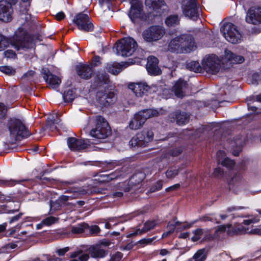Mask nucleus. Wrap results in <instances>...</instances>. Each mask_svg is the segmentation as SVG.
<instances>
[{"mask_svg":"<svg viewBox=\"0 0 261 261\" xmlns=\"http://www.w3.org/2000/svg\"><path fill=\"white\" fill-rule=\"evenodd\" d=\"M190 236V232H182L180 234L179 238L182 239H186Z\"/></svg>","mask_w":261,"mask_h":261,"instance_id":"obj_63","label":"nucleus"},{"mask_svg":"<svg viewBox=\"0 0 261 261\" xmlns=\"http://www.w3.org/2000/svg\"><path fill=\"white\" fill-rule=\"evenodd\" d=\"M137 47V42L131 37H126L116 43L115 48L117 55L128 57L131 56Z\"/></svg>","mask_w":261,"mask_h":261,"instance_id":"obj_4","label":"nucleus"},{"mask_svg":"<svg viewBox=\"0 0 261 261\" xmlns=\"http://www.w3.org/2000/svg\"><path fill=\"white\" fill-rule=\"evenodd\" d=\"M153 132L151 130L143 131L138 133L129 141L130 145L133 147L137 146L144 147L152 140Z\"/></svg>","mask_w":261,"mask_h":261,"instance_id":"obj_11","label":"nucleus"},{"mask_svg":"<svg viewBox=\"0 0 261 261\" xmlns=\"http://www.w3.org/2000/svg\"><path fill=\"white\" fill-rule=\"evenodd\" d=\"M165 33L166 30L163 26L154 25L145 29L142 33V36L146 42H152L161 39Z\"/></svg>","mask_w":261,"mask_h":261,"instance_id":"obj_9","label":"nucleus"},{"mask_svg":"<svg viewBox=\"0 0 261 261\" xmlns=\"http://www.w3.org/2000/svg\"><path fill=\"white\" fill-rule=\"evenodd\" d=\"M9 40L0 34V51L4 50L9 45Z\"/></svg>","mask_w":261,"mask_h":261,"instance_id":"obj_39","label":"nucleus"},{"mask_svg":"<svg viewBox=\"0 0 261 261\" xmlns=\"http://www.w3.org/2000/svg\"><path fill=\"white\" fill-rule=\"evenodd\" d=\"M96 97L98 102L105 107L109 106L115 100V94L112 92L99 91L97 93Z\"/></svg>","mask_w":261,"mask_h":261,"instance_id":"obj_17","label":"nucleus"},{"mask_svg":"<svg viewBox=\"0 0 261 261\" xmlns=\"http://www.w3.org/2000/svg\"><path fill=\"white\" fill-rule=\"evenodd\" d=\"M187 86L186 82L181 79L177 81L173 87V91L178 97H182L187 94Z\"/></svg>","mask_w":261,"mask_h":261,"instance_id":"obj_21","label":"nucleus"},{"mask_svg":"<svg viewBox=\"0 0 261 261\" xmlns=\"http://www.w3.org/2000/svg\"><path fill=\"white\" fill-rule=\"evenodd\" d=\"M50 206L51 209H54L55 210H56L60 208V203H54L53 202H51L50 203Z\"/></svg>","mask_w":261,"mask_h":261,"instance_id":"obj_59","label":"nucleus"},{"mask_svg":"<svg viewBox=\"0 0 261 261\" xmlns=\"http://www.w3.org/2000/svg\"><path fill=\"white\" fill-rule=\"evenodd\" d=\"M180 223L179 222H170L168 223L167 228L168 230L170 231V232L173 233L176 228V226H178Z\"/></svg>","mask_w":261,"mask_h":261,"instance_id":"obj_46","label":"nucleus"},{"mask_svg":"<svg viewBox=\"0 0 261 261\" xmlns=\"http://www.w3.org/2000/svg\"><path fill=\"white\" fill-rule=\"evenodd\" d=\"M221 164L227 168H231L234 165V162L233 160H231L228 158H225L221 163Z\"/></svg>","mask_w":261,"mask_h":261,"instance_id":"obj_42","label":"nucleus"},{"mask_svg":"<svg viewBox=\"0 0 261 261\" xmlns=\"http://www.w3.org/2000/svg\"><path fill=\"white\" fill-rule=\"evenodd\" d=\"M111 130L107 121L101 116L96 117V126L90 132V135L98 139H104L110 135Z\"/></svg>","mask_w":261,"mask_h":261,"instance_id":"obj_5","label":"nucleus"},{"mask_svg":"<svg viewBox=\"0 0 261 261\" xmlns=\"http://www.w3.org/2000/svg\"><path fill=\"white\" fill-rule=\"evenodd\" d=\"M156 225V223L154 221H149L146 222L144 225V227L142 229H137L135 232L130 234V236H136L142 233L145 232L150 229H153Z\"/></svg>","mask_w":261,"mask_h":261,"instance_id":"obj_28","label":"nucleus"},{"mask_svg":"<svg viewBox=\"0 0 261 261\" xmlns=\"http://www.w3.org/2000/svg\"><path fill=\"white\" fill-rule=\"evenodd\" d=\"M206 231L201 228H197L193 231V236L191 238V240L193 242H196L200 240L203 236Z\"/></svg>","mask_w":261,"mask_h":261,"instance_id":"obj_33","label":"nucleus"},{"mask_svg":"<svg viewBox=\"0 0 261 261\" xmlns=\"http://www.w3.org/2000/svg\"><path fill=\"white\" fill-rule=\"evenodd\" d=\"M153 241L152 239H144L140 241V243L141 244H148L151 243Z\"/></svg>","mask_w":261,"mask_h":261,"instance_id":"obj_58","label":"nucleus"},{"mask_svg":"<svg viewBox=\"0 0 261 261\" xmlns=\"http://www.w3.org/2000/svg\"><path fill=\"white\" fill-rule=\"evenodd\" d=\"M88 227V224L86 223L78 224L72 226L71 231L73 233L80 234L83 232Z\"/></svg>","mask_w":261,"mask_h":261,"instance_id":"obj_34","label":"nucleus"},{"mask_svg":"<svg viewBox=\"0 0 261 261\" xmlns=\"http://www.w3.org/2000/svg\"><path fill=\"white\" fill-rule=\"evenodd\" d=\"M170 90L165 88L163 90L162 97L164 98L167 99L170 97Z\"/></svg>","mask_w":261,"mask_h":261,"instance_id":"obj_55","label":"nucleus"},{"mask_svg":"<svg viewBox=\"0 0 261 261\" xmlns=\"http://www.w3.org/2000/svg\"><path fill=\"white\" fill-rule=\"evenodd\" d=\"M89 258V254H83L79 257L80 261H87Z\"/></svg>","mask_w":261,"mask_h":261,"instance_id":"obj_57","label":"nucleus"},{"mask_svg":"<svg viewBox=\"0 0 261 261\" xmlns=\"http://www.w3.org/2000/svg\"><path fill=\"white\" fill-rule=\"evenodd\" d=\"M97 84L101 86L102 84H107L109 82L108 75L105 73L99 74L97 75Z\"/></svg>","mask_w":261,"mask_h":261,"instance_id":"obj_38","label":"nucleus"},{"mask_svg":"<svg viewBox=\"0 0 261 261\" xmlns=\"http://www.w3.org/2000/svg\"><path fill=\"white\" fill-rule=\"evenodd\" d=\"M58 116V114L57 113L52 114L48 118V121L50 122L51 123H59L60 122V120L56 118H57Z\"/></svg>","mask_w":261,"mask_h":261,"instance_id":"obj_45","label":"nucleus"},{"mask_svg":"<svg viewBox=\"0 0 261 261\" xmlns=\"http://www.w3.org/2000/svg\"><path fill=\"white\" fill-rule=\"evenodd\" d=\"M220 31L228 42L231 43H239L241 41L242 34L233 24L230 22L225 23L221 27Z\"/></svg>","mask_w":261,"mask_h":261,"instance_id":"obj_6","label":"nucleus"},{"mask_svg":"<svg viewBox=\"0 0 261 261\" xmlns=\"http://www.w3.org/2000/svg\"><path fill=\"white\" fill-rule=\"evenodd\" d=\"M119 176V175L117 173H112L109 174H101L98 176V178L96 179L101 182H109L111 180L117 178Z\"/></svg>","mask_w":261,"mask_h":261,"instance_id":"obj_30","label":"nucleus"},{"mask_svg":"<svg viewBox=\"0 0 261 261\" xmlns=\"http://www.w3.org/2000/svg\"><path fill=\"white\" fill-rule=\"evenodd\" d=\"M208 254V250L202 248L197 250L192 257L194 261H205Z\"/></svg>","mask_w":261,"mask_h":261,"instance_id":"obj_27","label":"nucleus"},{"mask_svg":"<svg viewBox=\"0 0 261 261\" xmlns=\"http://www.w3.org/2000/svg\"><path fill=\"white\" fill-rule=\"evenodd\" d=\"M181 9L184 15L191 19L196 20L199 16L196 0H182Z\"/></svg>","mask_w":261,"mask_h":261,"instance_id":"obj_10","label":"nucleus"},{"mask_svg":"<svg viewBox=\"0 0 261 261\" xmlns=\"http://www.w3.org/2000/svg\"><path fill=\"white\" fill-rule=\"evenodd\" d=\"M0 71L6 74H13L15 73V70L10 66L0 67Z\"/></svg>","mask_w":261,"mask_h":261,"instance_id":"obj_40","label":"nucleus"},{"mask_svg":"<svg viewBox=\"0 0 261 261\" xmlns=\"http://www.w3.org/2000/svg\"><path fill=\"white\" fill-rule=\"evenodd\" d=\"M159 61L154 56H150L147 59L146 69L148 73L152 75H159L161 73V70L158 66Z\"/></svg>","mask_w":261,"mask_h":261,"instance_id":"obj_19","label":"nucleus"},{"mask_svg":"<svg viewBox=\"0 0 261 261\" xmlns=\"http://www.w3.org/2000/svg\"><path fill=\"white\" fill-rule=\"evenodd\" d=\"M4 54L7 58H15L16 57L15 53L12 50H7L5 51Z\"/></svg>","mask_w":261,"mask_h":261,"instance_id":"obj_49","label":"nucleus"},{"mask_svg":"<svg viewBox=\"0 0 261 261\" xmlns=\"http://www.w3.org/2000/svg\"><path fill=\"white\" fill-rule=\"evenodd\" d=\"M10 135L12 140L16 141L20 137H27L30 135L22 122L17 119H11L9 123Z\"/></svg>","mask_w":261,"mask_h":261,"instance_id":"obj_8","label":"nucleus"},{"mask_svg":"<svg viewBox=\"0 0 261 261\" xmlns=\"http://www.w3.org/2000/svg\"><path fill=\"white\" fill-rule=\"evenodd\" d=\"M145 4L146 6L152 8L154 11H158L166 6L164 0H146Z\"/></svg>","mask_w":261,"mask_h":261,"instance_id":"obj_26","label":"nucleus"},{"mask_svg":"<svg viewBox=\"0 0 261 261\" xmlns=\"http://www.w3.org/2000/svg\"><path fill=\"white\" fill-rule=\"evenodd\" d=\"M74 22L82 31L89 32L93 30V24L90 21L88 15L86 14L80 13L76 15Z\"/></svg>","mask_w":261,"mask_h":261,"instance_id":"obj_13","label":"nucleus"},{"mask_svg":"<svg viewBox=\"0 0 261 261\" xmlns=\"http://www.w3.org/2000/svg\"><path fill=\"white\" fill-rule=\"evenodd\" d=\"M11 45L17 50L29 48L32 46V38L22 27L16 31L11 41Z\"/></svg>","mask_w":261,"mask_h":261,"instance_id":"obj_3","label":"nucleus"},{"mask_svg":"<svg viewBox=\"0 0 261 261\" xmlns=\"http://www.w3.org/2000/svg\"><path fill=\"white\" fill-rule=\"evenodd\" d=\"M64 17L65 14L62 12H59L56 15V18L58 20H61L64 19Z\"/></svg>","mask_w":261,"mask_h":261,"instance_id":"obj_56","label":"nucleus"},{"mask_svg":"<svg viewBox=\"0 0 261 261\" xmlns=\"http://www.w3.org/2000/svg\"><path fill=\"white\" fill-rule=\"evenodd\" d=\"M228 184L232 188H242L246 184L245 180L243 179L242 174L240 172L234 173L228 180Z\"/></svg>","mask_w":261,"mask_h":261,"instance_id":"obj_20","label":"nucleus"},{"mask_svg":"<svg viewBox=\"0 0 261 261\" xmlns=\"http://www.w3.org/2000/svg\"><path fill=\"white\" fill-rule=\"evenodd\" d=\"M181 152V150L179 148L173 149L170 152V155L172 156H176L178 155Z\"/></svg>","mask_w":261,"mask_h":261,"instance_id":"obj_52","label":"nucleus"},{"mask_svg":"<svg viewBox=\"0 0 261 261\" xmlns=\"http://www.w3.org/2000/svg\"><path fill=\"white\" fill-rule=\"evenodd\" d=\"M201 221H212L215 222L216 223H219V222L216 220L215 218L212 215H208L204 216L200 219Z\"/></svg>","mask_w":261,"mask_h":261,"instance_id":"obj_44","label":"nucleus"},{"mask_svg":"<svg viewBox=\"0 0 261 261\" xmlns=\"http://www.w3.org/2000/svg\"><path fill=\"white\" fill-rule=\"evenodd\" d=\"M76 71L79 76L85 79H89L93 73L91 65H78L76 66Z\"/></svg>","mask_w":261,"mask_h":261,"instance_id":"obj_24","label":"nucleus"},{"mask_svg":"<svg viewBox=\"0 0 261 261\" xmlns=\"http://www.w3.org/2000/svg\"><path fill=\"white\" fill-rule=\"evenodd\" d=\"M180 187V185L179 184H175L173 186H172L169 188H168L167 189H166V191H168L169 190H175V189H177L178 188H179Z\"/></svg>","mask_w":261,"mask_h":261,"instance_id":"obj_62","label":"nucleus"},{"mask_svg":"<svg viewBox=\"0 0 261 261\" xmlns=\"http://www.w3.org/2000/svg\"><path fill=\"white\" fill-rule=\"evenodd\" d=\"M181 170L180 167H174L168 169L166 172V176L168 178H173L177 176L179 171Z\"/></svg>","mask_w":261,"mask_h":261,"instance_id":"obj_35","label":"nucleus"},{"mask_svg":"<svg viewBox=\"0 0 261 261\" xmlns=\"http://www.w3.org/2000/svg\"><path fill=\"white\" fill-rule=\"evenodd\" d=\"M246 21L254 24L261 22V8H250L247 13Z\"/></svg>","mask_w":261,"mask_h":261,"instance_id":"obj_16","label":"nucleus"},{"mask_svg":"<svg viewBox=\"0 0 261 261\" xmlns=\"http://www.w3.org/2000/svg\"><path fill=\"white\" fill-rule=\"evenodd\" d=\"M128 88L132 90L135 94L136 96L142 97L145 95L150 89L148 85L146 83L140 82L132 83L129 85Z\"/></svg>","mask_w":261,"mask_h":261,"instance_id":"obj_18","label":"nucleus"},{"mask_svg":"<svg viewBox=\"0 0 261 261\" xmlns=\"http://www.w3.org/2000/svg\"><path fill=\"white\" fill-rule=\"evenodd\" d=\"M129 1L131 7L128 16L133 22L136 23L143 18V5L140 0Z\"/></svg>","mask_w":261,"mask_h":261,"instance_id":"obj_12","label":"nucleus"},{"mask_svg":"<svg viewBox=\"0 0 261 261\" xmlns=\"http://www.w3.org/2000/svg\"><path fill=\"white\" fill-rule=\"evenodd\" d=\"M196 48L194 38L189 34H182L173 38L168 45L170 51L177 54L189 53Z\"/></svg>","mask_w":261,"mask_h":261,"instance_id":"obj_2","label":"nucleus"},{"mask_svg":"<svg viewBox=\"0 0 261 261\" xmlns=\"http://www.w3.org/2000/svg\"><path fill=\"white\" fill-rule=\"evenodd\" d=\"M248 229L242 224H236L232 230H228V233L229 234H233L235 233H243L246 232Z\"/></svg>","mask_w":261,"mask_h":261,"instance_id":"obj_32","label":"nucleus"},{"mask_svg":"<svg viewBox=\"0 0 261 261\" xmlns=\"http://www.w3.org/2000/svg\"><path fill=\"white\" fill-rule=\"evenodd\" d=\"M231 224H228L227 225H220L218 227L217 230H216V232L220 231V232H224L227 229V231L228 230H230V228L231 227Z\"/></svg>","mask_w":261,"mask_h":261,"instance_id":"obj_47","label":"nucleus"},{"mask_svg":"<svg viewBox=\"0 0 261 261\" xmlns=\"http://www.w3.org/2000/svg\"><path fill=\"white\" fill-rule=\"evenodd\" d=\"M89 252L91 257L93 258H103L108 253V251L101 245H95L89 248Z\"/></svg>","mask_w":261,"mask_h":261,"instance_id":"obj_22","label":"nucleus"},{"mask_svg":"<svg viewBox=\"0 0 261 261\" xmlns=\"http://www.w3.org/2000/svg\"><path fill=\"white\" fill-rule=\"evenodd\" d=\"M100 58L98 56H95L93 59L94 64L96 66L100 63Z\"/></svg>","mask_w":261,"mask_h":261,"instance_id":"obj_64","label":"nucleus"},{"mask_svg":"<svg viewBox=\"0 0 261 261\" xmlns=\"http://www.w3.org/2000/svg\"><path fill=\"white\" fill-rule=\"evenodd\" d=\"M69 250V248L68 247H66L64 248L58 249L57 252L59 255L63 256Z\"/></svg>","mask_w":261,"mask_h":261,"instance_id":"obj_53","label":"nucleus"},{"mask_svg":"<svg viewBox=\"0 0 261 261\" xmlns=\"http://www.w3.org/2000/svg\"><path fill=\"white\" fill-rule=\"evenodd\" d=\"M176 123L180 125L187 123L189 120V115L186 113H177L175 115Z\"/></svg>","mask_w":261,"mask_h":261,"instance_id":"obj_31","label":"nucleus"},{"mask_svg":"<svg viewBox=\"0 0 261 261\" xmlns=\"http://www.w3.org/2000/svg\"><path fill=\"white\" fill-rule=\"evenodd\" d=\"M244 61V58L241 56L236 55L231 51L226 49L224 54L220 60L217 56L211 55L205 56L202 61V67L206 72L216 74L219 71L221 63L222 64L231 65L241 64Z\"/></svg>","mask_w":261,"mask_h":261,"instance_id":"obj_1","label":"nucleus"},{"mask_svg":"<svg viewBox=\"0 0 261 261\" xmlns=\"http://www.w3.org/2000/svg\"><path fill=\"white\" fill-rule=\"evenodd\" d=\"M162 186H163V181L162 180H159V181H157V182L155 185L154 189L151 191L154 192L155 191L160 190L162 188Z\"/></svg>","mask_w":261,"mask_h":261,"instance_id":"obj_54","label":"nucleus"},{"mask_svg":"<svg viewBox=\"0 0 261 261\" xmlns=\"http://www.w3.org/2000/svg\"><path fill=\"white\" fill-rule=\"evenodd\" d=\"M180 18L178 15L172 14L168 16L165 20L166 25L168 27H175L179 23Z\"/></svg>","mask_w":261,"mask_h":261,"instance_id":"obj_29","label":"nucleus"},{"mask_svg":"<svg viewBox=\"0 0 261 261\" xmlns=\"http://www.w3.org/2000/svg\"><path fill=\"white\" fill-rule=\"evenodd\" d=\"M87 229H89L91 234L94 236L97 235L100 231V228L97 225H92L91 226H89L88 225V227Z\"/></svg>","mask_w":261,"mask_h":261,"instance_id":"obj_41","label":"nucleus"},{"mask_svg":"<svg viewBox=\"0 0 261 261\" xmlns=\"http://www.w3.org/2000/svg\"><path fill=\"white\" fill-rule=\"evenodd\" d=\"M242 208V207H240V206L239 207L232 206V207H228L227 209V211L228 212H231L232 211L241 210Z\"/></svg>","mask_w":261,"mask_h":261,"instance_id":"obj_61","label":"nucleus"},{"mask_svg":"<svg viewBox=\"0 0 261 261\" xmlns=\"http://www.w3.org/2000/svg\"><path fill=\"white\" fill-rule=\"evenodd\" d=\"M65 102H71L74 98V95L72 90H68L65 92L63 95Z\"/></svg>","mask_w":261,"mask_h":261,"instance_id":"obj_37","label":"nucleus"},{"mask_svg":"<svg viewBox=\"0 0 261 261\" xmlns=\"http://www.w3.org/2000/svg\"><path fill=\"white\" fill-rule=\"evenodd\" d=\"M214 175L217 177H221L223 174V169L220 167L217 168L215 169L213 173Z\"/></svg>","mask_w":261,"mask_h":261,"instance_id":"obj_48","label":"nucleus"},{"mask_svg":"<svg viewBox=\"0 0 261 261\" xmlns=\"http://www.w3.org/2000/svg\"><path fill=\"white\" fill-rule=\"evenodd\" d=\"M43 78L53 89L57 88L61 82L59 77L50 74L48 71L46 72V70H44Z\"/></svg>","mask_w":261,"mask_h":261,"instance_id":"obj_23","label":"nucleus"},{"mask_svg":"<svg viewBox=\"0 0 261 261\" xmlns=\"http://www.w3.org/2000/svg\"><path fill=\"white\" fill-rule=\"evenodd\" d=\"M7 109L4 104H0V119L3 118L6 114Z\"/></svg>","mask_w":261,"mask_h":261,"instance_id":"obj_51","label":"nucleus"},{"mask_svg":"<svg viewBox=\"0 0 261 261\" xmlns=\"http://www.w3.org/2000/svg\"><path fill=\"white\" fill-rule=\"evenodd\" d=\"M121 258L122 253L118 252L111 257L110 261H119Z\"/></svg>","mask_w":261,"mask_h":261,"instance_id":"obj_50","label":"nucleus"},{"mask_svg":"<svg viewBox=\"0 0 261 261\" xmlns=\"http://www.w3.org/2000/svg\"><path fill=\"white\" fill-rule=\"evenodd\" d=\"M187 68L190 70L194 71L195 72H198L200 71V68L199 63L196 61H192L187 64Z\"/></svg>","mask_w":261,"mask_h":261,"instance_id":"obj_36","label":"nucleus"},{"mask_svg":"<svg viewBox=\"0 0 261 261\" xmlns=\"http://www.w3.org/2000/svg\"><path fill=\"white\" fill-rule=\"evenodd\" d=\"M158 115L159 112L156 110L147 109L140 111L135 115L129 123V127L132 129H138L142 126L147 119Z\"/></svg>","mask_w":261,"mask_h":261,"instance_id":"obj_7","label":"nucleus"},{"mask_svg":"<svg viewBox=\"0 0 261 261\" xmlns=\"http://www.w3.org/2000/svg\"><path fill=\"white\" fill-rule=\"evenodd\" d=\"M127 66L128 64L124 62L121 63H113L107 65V69L108 71L112 74H117Z\"/></svg>","mask_w":261,"mask_h":261,"instance_id":"obj_25","label":"nucleus"},{"mask_svg":"<svg viewBox=\"0 0 261 261\" xmlns=\"http://www.w3.org/2000/svg\"><path fill=\"white\" fill-rule=\"evenodd\" d=\"M13 10L11 4L6 1H0V19L9 21L11 19Z\"/></svg>","mask_w":261,"mask_h":261,"instance_id":"obj_15","label":"nucleus"},{"mask_svg":"<svg viewBox=\"0 0 261 261\" xmlns=\"http://www.w3.org/2000/svg\"><path fill=\"white\" fill-rule=\"evenodd\" d=\"M82 251H81V250L75 251L70 254V257L71 258H75V257H77V256H79V255H80L82 253Z\"/></svg>","mask_w":261,"mask_h":261,"instance_id":"obj_60","label":"nucleus"},{"mask_svg":"<svg viewBox=\"0 0 261 261\" xmlns=\"http://www.w3.org/2000/svg\"><path fill=\"white\" fill-rule=\"evenodd\" d=\"M56 221H57V219L55 217L50 216V217H48L44 219L42 221L45 225L49 226V225H51V224L55 223Z\"/></svg>","mask_w":261,"mask_h":261,"instance_id":"obj_43","label":"nucleus"},{"mask_svg":"<svg viewBox=\"0 0 261 261\" xmlns=\"http://www.w3.org/2000/svg\"><path fill=\"white\" fill-rule=\"evenodd\" d=\"M88 140L77 139L73 137L67 139V144L70 150L80 151L86 149L89 145Z\"/></svg>","mask_w":261,"mask_h":261,"instance_id":"obj_14","label":"nucleus"}]
</instances>
